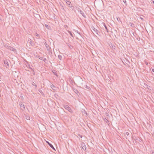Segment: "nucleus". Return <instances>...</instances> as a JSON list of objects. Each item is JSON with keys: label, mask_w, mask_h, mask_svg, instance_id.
<instances>
[{"label": "nucleus", "mask_w": 154, "mask_h": 154, "mask_svg": "<svg viewBox=\"0 0 154 154\" xmlns=\"http://www.w3.org/2000/svg\"><path fill=\"white\" fill-rule=\"evenodd\" d=\"M4 47L7 49L8 48H9V46L7 44H5L4 45Z\"/></svg>", "instance_id": "20"}, {"label": "nucleus", "mask_w": 154, "mask_h": 154, "mask_svg": "<svg viewBox=\"0 0 154 154\" xmlns=\"http://www.w3.org/2000/svg\"><path fill=\"white\" fill-rule=\"evenodd\" d=\"M152 3L154 4V0H153V1L152 0Z\"/></svg>", "instance_id": "40"}, {"label": "nucleus", "mask_w": 154, "mask_h": 154, "mask_svg": "<svg viewBox=\"0 0 154 154\" xmlns=\"http://www.w3.org/2000/svg\"><path fill=\"white\" fill-rule=\"evenodd\" d=\"M110 47L112 48V50L113 51L114 50H115V48H116V46L114 45H113L112 44H110Z\"/></svg>", "instance_id": "10"}, {"label": "nucleus", "mask_w": 154, "mask_h": 154, "mask_svg": "<svg viewBox=\"0 0 154 154\" xmlns=\"http://www.w3.org/2000/svg\"><path fill=\"white\" fill-rule=\"evenodd\" d=\"M36 36H39V35L37 33H36Z\"/></svg>", "instance_id": "39"}, {"label": "nucleus", "mask_w": 154, "mask_h": 154, "mask_svg": "<svg viewBox=\"0 0 154 154\" xmlns=\"http://www.w3.org/2000/svg\"><path fill=\"white\" fill-rule=\"evenodd\" d=\"M4 63L5 64L7 65L6 66V67L7 68H8L9 67V64H8V61L7 60H5L4 61Z\"/></svg>", "instance_id": "11"}, {"label": "nucleus", "mask_w": 154, "mask_h": 154, "mask_svg": "<svg viewBox=\"0 0 154 154\" xmlns=\"http://www.w3.org/2000/svg\"><path fill=\"white\" fill-rule=\"evenodd\" d=\"M73 91H74V92L76 94H79V91H78V90L76 89H75V88L74 89Z\"/></svg>", "instance_id": "12"}, {"label": "nucleus", "mask_w": 154, "mask_h": 154, "mask_svg": "<svg viewBox=\"0 0 154 154\" xmlns=\"http://www.w3.org/2000/svg\"><path fill=\"white\" fill-rule=\"evenodd\" d=\"M92 29L94 32L96 33L97 35H99L98 33H100L99 32L94 26H93L92 28Z\"/></svg>", "instance_id": "6"}, {"label": "nucleus", "mask_w": 154, "mask_h": 154, "mask_svg": "<svg viewBox=\"0 0 154 154\" xmlns=\"http://www.w3.org/2000/svg\"><path fill=\"white\" fill-rule=\"evenodd\" d=\"M141 19L142 20H143V18H141Z\"/></svg>", "instance_id": "41"}, {"label": "nucleus", "mask_w": 154, "mask_h": 154, "mask_svg": "<svg viewBox=\"0 0 154 154\" xmlns=\"http://www.w3.org/2000/svg\"><path fill=\"white\" fill-rule=\"evenodd\" d=\"M152 71L153 72H154V69H152Z\"/></svg>", "instance_id": "38"}, {"label": "nucleus", "mask_w": 154, "mask_h": 154, "mask_svg": "<svg viewBox=\"0 0 154 154\" xmlns=\"http://www.w3.org/2000/svg\"><path fill=\"white\" fill-rule=\"evenodd\" d=\"M125 134L126 135H128L129 133L128 132H126L125 133Z\"/></svg>", "instance_id": "34"}, {"label": "nucleus", "mask_w": 154, "mask_h": 154, "mask_svg": "<svg viewBox=\"0 0 154 154\" xmlns=\"http://www.w3.org/2000/svg\"><path fill=\"white\" fill-rule=\"evenodd\" d=\"M51 88L54 90H56L57 88L54 85L52 84L51 85Z\"/></svg>", "instance_id": "8"}, {"label": "nucleus", "mask_w": 154, "mask_h": 154, "mask_svg": "<svg viewBox=\"0 0 154 154\" xmlns=\"http://www.w3.org/2000/svg\"><path fill=\"white\" fill-rule=\"evenodd\" d=\"M70 7L71 8V9L72 10H73L74 9V7L73 6H70V7Z\"/></svg>", "instance_id": "31"}, {"label": "nucleus", "mask_w": 154, "mask_h": 154, "mask_svg": "<svg viewBox=\"0 0 154 154\" xmlns=\"http://www.w3.org/2000/svg\"><path fill=\"white\" fill-rule=\"evenodd\" d=\"M28 42L31 45H32V41L30 38H29L28 40Z\"/></svg>", "instance_id": "22"}, {"label": "nucleus", "mask_w": 154, "mask_h": 154, "mask_svg": "<svg viewBox=\"0 0 154 154\" xmlns=\"http://www.w3.org/2000/svg\"><path fill=\"white\" fill-rule=\"evenodd\" d=\"M10 50L12 51L15 53L16 52V49L12 47H11V48Z\"/></svg>", "instance_id": "13"}, {"label": "nucleus", "mask_w": 154, "mask_h": 154, "mask_svg": "<svg viewBox=\"0 0 154 154\" xmlns=\"http://www.w3.org/2000/svg\"><path fill=\"white\" fill-rule=\"evenodd\" d=\"M103 26H104V27L105 28V29H106L107 32H109L108 29L107 28V26H106V24H105V23H103Z\"/></svg>", "instance_id": "14"}, {"label": "nucleus", "mask_w": 154, "mask_h": 154, "mask_svg": "<svg viewBox=\"0 0 154 154\" xmlns=\"http://www.w3.org/2000/svg\"><path fill=\"white\" fill-rule=\"evenodd\" d=\"M117 20L118 21H121V19L119 17H117Z\"/></svg>", "instance_id": "28"}, {"label": "nucleus", "mask_w": 154, "mask_h": 154, "mask_svg": "<svg viewBox=\"0 0 154 154\" xmlns=\"http://www.w3.org/2000/svg\"><path fill=\"white\" fill-rule=\"evenodd\" d=\"M11 46H9V48H8V50H10L11 48Z\"/></svg>", "instance_id": "37"}, {"label": "nucleus", "mask_w": 154, "mask_h": 154, "mask_svg": "<svg viewBox=\"0 0 154 154\" xmlns=\"http://www.w3.org/2000/svg\"><path fill=\"white\" fill-rule=\"evenodd\" d=\"M45 26L46 28H47L48 29L49 26L47 24H45Z\"/></svg>", "instance_id": "32"}, {"label": "nucleus", "mask_w": 154, "mask_h": 154, "mask_svg": "<svg viewBox=\"0 0 154 154\" xmlns=\"http://www.w3.org/2000/svg\"><path fill=\"white\" fill-rule=\"evenodd\" d=\"M54 74L55 75H56V76H57V73H56V72H55L54 73Z\"/></svg>", "instance_id": "36"}, {"label": "nucleus", "mask_w": 154, "mask_h": 154, "mask_svg": "<svg viewBox=\"0 0 154 154\" xmlns=\"http://www.w3.org/2000/svg\"><path fill=\"white\" fill-rule=\"evenodd\" d=\"M104 121H105L107 123H108V122H109L108 120L106 118H105L104 119Z\"/></svg>", "instance_id": "27"}, {"label": "nucleus", "mask_w": 154, "mask_h": 154, "mask_svg": "<svg viewBox=\"0 0 154 154\" xmlns=\"http://www.w3.org/2000/svg\"><path fill=\"white\" fill-rule=\"evenodd\" d=\"M140 38H139V39H138V40H140Z\"/></svg>", "instance_id": "43"}, {"label": "nucleus", "mask_w": 154, "mask_h": 154, "mask_svg": "<svg viewBox=\"0 0 154 154\" xmlns=\"http://www.w3.org/2000/svg\"><path fill=\"white\" fill-rule=\"evenodd\" d=\"M67 45L68 46L70 49H71L72 48H73V47L71 45H70V44H67Z\"/></svg>", "instance_id": "18"}, {"label": "nucleus", "mask_w": 154, "mask_h": 154, "mask_svg": "<svg viewBox=\"0 0 154 154\" xmlns=\"http://www.w3.org/2000/svg\"><path fill=\"white\" fill-rule=\"evenodd\" d=\"M68 32L70 34V35H71V36L73 37V34L71 32H70V31H68Z\"/></svg>", "instance_id": "24"}, {"label": "nucleus", "mask_w": 154, "mask_h": 154, "mask_svg": "<svg viewBox=\"0 0 154 154\" xmlns=\"http://www.w3.org/2000/svg\"><path fill=\"white\" fill-rule=\"evenodd\" d=\"M84 82H83L82 83H81V87L84 89L86 88L87 89H89L90 88L89 87H88L87 85H83V84L84 83Z\"/></svg>", "instance_id": "3"}, {"label": "nucleus", "mask_w": 154, "mask_h": 154, "mask_svg": "<svg viewBox=\"0 0 154 154\" xmlns=\"http://www.w3.org/2000/svg\"><path fill=\"white\" fill-rule=\"evenodd\" d=\"M78 135L81 137V138H82V135H80V134H78Z\"/></svg>", "instance_id": "35"}, {"label": "nucleus", "mask_w": 154, "mask_h": 154, "mask_svg": "<svg viewBox=\"0 0 154 154\" xmlns=\"http://www.w3.org/2000/svg\"><path fill=\"white\" fill-rule=\"evenodd\" d=\"M76 9L77 10V11L81 14H82V16L85 18L86 17V15L85 14V13L83 12L80 9L78 8H77Z\"/></svg>", "instance_id": "2"}, {"label": "nucleus", "mask_w": 154, "mask_h": 154, "mask_svg": "<svg viewBox=\"0 0 154 154\" xmlns=\"http://www.w3.org/2000/svg\"><path fill=\"white\" fill-rule=\"evenodd\" d=\"M32 84L34 86H35V89L36 88H37V85L34 83V82H32Z\"/></svg>", "instance_id": "17"}, {"label": "nucleus", "mask_w": 154, "mask_h": 154, "mask_svg": "<svg viewBox=\"0 0 154 154\" xmlns=\"http://www.w3.org/2000/svg\"><path fill=\"white\" fill-rule=\"evenodd\" d=\"M66 4L68 5L69 7H70L71 5V4L70 2L69 1H67L66 2Z\"/></svg>", "instance_id": "15"}, {"label": "nucleus", "mask_w": 154, "mask_h": 154, "mask_svg": "<svg viewBox=\"0 0 154 154\" xmlns=\"http://www.w3.org/2000/svg\"><path fill=\"white\" fill-rule=\"evenodd\" d=\"M63 107L64 108L68 110L70 112L72 113L73 112V111L72 109L67 105H65L63 106Z\"/></svg>", "instance_id": "1"}, {"label": "nucleus", "mask_w": 154, "mask_h": 154, "mask_svg": "<svg viewBox=\"0 0 154 154\" xmlns=\"http://www.w3.org/2000/svg\"><path fill=\"white\" fill-rule=\"evenodd\" d=\"M33 74L34 75H35V72H34V73H33Z\"/></svg>", "instance_id": "42"}, {"label": "nucleus", "mask_w": 154, "mask_h": 154, "mask_svg": "<svg viewBox=\"0 0 154 154\" xmlns=\"http://www.w3.org/2000/svg\"><path fill=\"white\" fill-rule=\"evenodd\" d=\"M82 112L83 113L87 115H88V114L87 113L86 111L85 110L82 109Z\"/></svg>", "instance_id": "19"}, {"label": "nucleus", "mask_w": 154, "mask_h": 154, "mask_svg": "<svg viewBox=\"0 0 154 154\" xmlns=\"http://www.w3.org/2000/svg\"><path fill=\"white\" fill-rule=\"evenodd\" d=\"M130 25L132 27H134L135 26L134 24L131 23H130Z\"/></svg>", "instance_id": "21"}, {"label": "nucleus", "mask_w": 154, "mask_h": 154, "mask_svg": "<svg viewBox=\"0 0 154 154\" xmlns=\"http://www.w3.org/2000/svg\"><path fill=\"white\" fill-rule=\"evenodd\" d=\"M81 147L82 148L83 150H85L86 149V146L85 145V144L83 143L82 144H81Z\"/></svg>", "instance_id": "4"}, {"label": "nucleus", "mask_w": 154, "mask_h": 154, "mask_svg": "<svg viewBox=\"0 0 154 154\" xmlns=\"http://www.w3.org/2000/svg\"><path fill=\"white\" fill-rule=\"evenodd\" d=\"M46 142L50 146L51 148H52L54 150H55V149L54 148V147L53 146L51 143H50L49 142H48V141H46Z\"/></svg>", "instance_id": "5"}, {"label": "nucleus", "mask_w": 154, "mask_h": 154, "mask_svg": "<svg viewBox=\"0 0 154 154\" xmlns=\"http://www.w3.org/2000/svg\"><path fill=\"white\" fill-rule=\"evenodd\" d=\"M29 68L31 69L33 71V72H34V68L32 69V68H31L30 66L29 65Z\"/></svg>", "instance_id": "26"}, {"label": "nucleus", "mask_w": 154, "mask_h": 154, "mask_svg": "<svg viewBox=\"0 0 154 154\" xmlns=\"http://www.w3.org/2000/svg\"><path fill=\"white\" fill-rule=\"evenodd\" d=\"M39 59H40V60H43V59H44V57H38Z\"/></svg>", "instance_id": "29"}, {"label": "nucleus", "mask_w": 154, "mask_h": 154, "mask_svg": "<svg viewBox=\"0 0 154 154\" xmlns=\"http://www.w3.org/2000/svg\"><path fill=\"white\" fill-rule=\"evenodd\" d=\"M20 107L21 108V109L22 110H23L25 109V107L24 105L23 104H21L20 105Z\"/></svg>", "instance_id": "9"}, {"label": "nucleus", "mask_w": 154, "mask_h": 154, "mask_svg": "<svg viewBox=\"0 0 154 154\" xmlns=\"http://www.w3.org/2000/svg\"><path fill=\"white\" fill-rule=\"evenodd\" d=\"M123 2L126 5H127V3L126 0H123Z\"/></svg>", "instance_id": "30"}, {"label": "nucleus", "mask_w": 154, "mask_h": 154, "mask_svg": "<svg viewBox=\"0 0 154 154\" xmlns=\"http://www.w3.org/2000/svg\"><path fill=\"white\" fill-rule=\"evenodd\" d=\"M26 119L27 120H29L30 119V117L28 116H26Z\"/></svg>", "instance_id": "25"}, {"label": "nucleus", "mask_w": 154, "mask_h": 154, "mask_svg": "<svg viewBox=\"0 0 154 154\" xmlns=\"http://www.w3.org/2000/svg\"><path fill=\"white\" fill-rule=\"evenodd\" d=\"M38 91L41 93V94L43 96L45 97V95L43 92L42 91V90L41 89L38 90Z\"/></svg>", "instance_id": "16"}, {"label": "nucleus", "mask_w": 154, "mask_h": 154, "mask_svg": "<svg viewBox=\"0 0 154 154\" xmlns=\"http://www.w3.org/2000/svg\"><path fill=\"white\" fill-rule=\"evenodd\" d=\"M62 56L59 55L58 56V58L60 60H62Z\"/></svg>", "instance_id": "23"}, {"label": "nucleus", "mask_w": 154, "mask_h": 154, "mask_svg": "<svg viewBox=\"0 0 154 154\" xmlns=\"http://www.w3.org/2000/svg\"><path fill=\"white\" fill-rule=\"evenodd\" d=\"M46 60H47V59L45 58H44V59H43V61L44 62H45V61Z\"/></svg>", "instance_id": "33"}, {"label": "nucleus", "mask_w": 154, "mask_h": 154, "mask_svg": "<svg viewBox=\"0 0 154 154\" xmlns=\"http://www.w3.org/2000/svg\"><path fill=\"white\" fill-rule=\"evenodd\" d=\"M44 44L45 45V46L46 48L47 49L48 51H49L50 50V49L51 48L49 47L48 45L46 42H45L44 43Z\"/></svg>", "instance_id": "7"}]
</instances>
